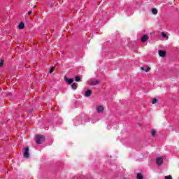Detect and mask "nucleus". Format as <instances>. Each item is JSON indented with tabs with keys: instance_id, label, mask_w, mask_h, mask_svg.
<instances>
[{
	"instance_id": "2",
	"label": "nucleus",
	"mask_w": 179,
	"mask_h": 179,
	"mask_svg": "<svg viewBox=\"0 0 179 179\" xmlns=\"http://www.w3.org/2000/svg\"><path fill=\"white\" fill-rule=\"evenodd\" d=\"M96 110L97 113H103L104 112V106H103L101 105L97 106L96 108Z\"/></svg>"
},
{
	"instance_id": "17",
	"label": "nucleus",
	"mask_w": 179,
	"mask_h": 179,
	"mask_svg": "<svg viewBox=\"0 0 179 179\" xmlns=\"http://www.w3.org/2000/svg\"><path fill=\"white\" fill-rule=\"evenodd\" d=\"M81 79L79 76H76V82H80Z\"/></svg>"
},
{
	"instance_id": "4",
	"label": "nucleus",
	"mask_w": 179,
	"mask_h": 179,
	"mask_svg": "<svg viewBox=\"0 0 179 179\" xmlns=\"http://www.w3.org/2000/svg\"><path fill=\"white\" fill-rule=\"evenodd\" d=\"M155 162H156L157 166H162V164H163V158L157 157V158H156Z\"/></svg>"
},
{
	"instance_id": "5",
	"label": "nucleus",
	"mask_w": 179,
	"mask_h": 179,
	"mask_svg": "<svg viewBox=\"0 0 179 179\" xmlns=\"http://www.w3.org/2000/svg\"><path fill=\"white\" fill-rule=\"evenodd\" d=\"M64 80L69 83V85H72V83H73V78H68L66 76H65Z\"/></svg>"
},
{
	"instance_id": "3",
	"label": "nucleus",
	"mask_w": 179,
	"mask_h": 179,
	"mask_svg": "<svg viewBox=\"0 0 179 179\" xmlns=\"http://www.w3.org/2000/svg\"><path fill=\"white\" fill-rule=\"evenodd\" d=\"M99 83H100V81H99L97 80H92L90 81V85L91 86H97V85H99Z\"/></svg>"
},
{
	"instance_id": "10",
	"label": "nucleus",
	"mask_w": 179,
	"mask_h": 179,
	"mask_svg": "<svg viewBox=\"0 0 179 179\" xmlns=\"http://www.w3.org/2000/svg\"><path fill=\"white\" fill-rule=\"evenodd\" d=\"M85 97H90V96H92V90H87L85 92Z\"/></svg>"
},
{
	"instance_id": "9",
	"label": "nucleus",
	"mask_w": 179,
	"mask_h": 179,
	"mask_svg": "<svg viewBox=\"0 0 179 179\" xmlns=\"http://www.w3.org/2000/svg\"><path fill=\"white\" fill-rule=\"evenodd\" d=\"M29 147L25 148V151L24 152V157H29Z\"/></svg>"
},
{
	"instance_id": "15",
	"label": "nucleus",
	"mask_w": 179,
	"mask_h": 179,
	"mask_svg": "<svg viewBox=\"0 0 179 179\" xmlns=\"http://www.w3.org/2000/svg\"><path fill=\"white\" fill-rule=\"evenodd\" d=\"M152 13L153 15H157V8H152Z\"/></svg>"
},
{
	"instance_id": "8",
	"label": "nucleus",
	"mask_w": 179,
	"mask_h": 179,
	"mask_svg": "<svg viewBox=\"0 0 179 179\" xmlns=\"http://www.w3.org/2000/svg\"><path fill=\"white\" fill-rule=\"evenodd\" d=\"M150 67L145 66V67H141L140 71H144V72H149L150 71Z\"/></svg>"
},
{
	"instance_id": "19",
	"label": "nucleus",
	"mask_w": 179,
	"mask_h": 179,
	"mask_svg": "<svg viewBox=\"0 0 179 179\" xmlns=\"http://www.w3.org/2000/svg\"><path fill=\"white\" fill-rule=\"evenodd\" d=\"M165 179H173V177H171V176H165Z\"/></svg>"
},
{
	"instance_id": "22",
	"label": "nucleus",
	"mask_w": 179,
	"mask_h": 179,
	"mask_svg": "<svg viewBox=\"0 0 179 179\" xmlns=\"http://www.w3.org/2000/svg\"><path fill=\"white\" fill-rule=\"evenodd\" d=\"M31 13H32V11H31V10H30V11L28 12V15H31Z\"/></svg>"
},
{
	"instance_id": "12",
	"label": "nucleus",
	"mask_w": 179,
	"mask_h": 179,
	"mask_svg": "<svg viewBox=\"0 0 179 179\" xmlns=\"http://www.w3.org/2000/svg\"><path fill=\"white\" fill-rule=\"evenodd\" d=\"M71 88L73 90H76L78 89V84L76 83H73L72 85H71Z\"/></svg>"
},
{
	"instance_id": "1",
	"label": "nucleus",
	"mask_w": 179,
	"mask_h": 179,
	"mask_svg": "<svg viewBox=\"0 0 179 179\" xmlns=\"http://www.w3.org/2000/svg\"><path fill=\"white\" fill-rule=\"evenodd\" d=\"M44 141H45L44 136L40 134L36 136V142L38 145H41Z\"/></svg>"
},
{
	"instance_id": "7",
	"label": "nucleus",
	"mask_w": 179,
	"mask_h": 179,
	"mask_svg": "<svg viewBox=\"0 0 179 179\" xmlns=\"http://www.w3.org/2000/svg\"><path fill=\"white\" fill-rule=\"evenodd\" d=\"M158 54L159 57H162V58H164V57H166V51L164 50H159Z\"/></svg>"
},
{
	"instance_id": "14",
	"label": "nucleus",
	"mask_w": 179,
	"mask_h": 179,
	"mask_svg": "<svg viewBox=\"0 0 179 179\" xmlns=\"http://www.w3.org/2000/svg\"><path fill=\"white\" fill-rule=\"evenodd\" d=\"M151 135H152V138H155L156 137V130H151Z\"/></svg>"
},
{
	"instance_id": "21",
	"label": "nucleus",
	"mask_w": 179,
	"mask_h": 179,
	"mask_svg": "<svg viewBox=\"0 0 179 179\" xmlns=\"http://www.w3.org/2000/svg\"><path fill=\"white\" fill-rule=\"evenodd\" d=\"M3 65V60H1V62H0V66H2Z\"/></svg>"
},
{
	"instance_id": "6",
	"label": "nucleus",
	"mask_w": 179,
	"mask_h": 179,
	"mask_svg": "<svg viewBox=\"0 0 179 179\" xmlns=\"http://www.w3.org/2000/svg\"><path fill=\"white\" fill-rule=\"evenodd\" d=\"M149 40V36L148 35H143V37H141V43H146Z\"/></svg>"
},
{
	"instance_id": "13",
	"label": "nucleus",
	"mask_w": 179,
	"mask_h": 179,
	"mask_svg": "<svg viewBox=\"0 0 179 179\" xmlns=\"http://www.w3.org/2000/svg\"><path fill=\"white\" fill-rule=\"evenodd\" d=\"M137 179H143V175H142V173H137V176H136Z\"/></svg>"
},
{
	"instance_id": "11",
	"label": "nucleus",
	"mask_w": 179,
	"mask_h": 179,
	"mask_svg": "<svg viewBox=\"0 0 179 179\" xmlns=\"http://www.w3.org/2000/svg\"><path fill=\"white\" fill-rule=\"evenodd\" d=\"M18 29L20 30H23V29H24V22H21L19 25H18Z\"/></svg>"
},
{
	"instance_id": "16",
	"label": "nucleus",
	"mask_w": 179,
	"mask_h": 179,
	"mask_svg": "<svg viewBox=\"0 0 179 179\" xmlns=\"http://www.w3.org/2000/svg\"><path fill=\"white\" fill-rule=\"evenodd\" d=\"M54 71H55V66L51 67V69L49 71V73H52V72H54Z\"/></svg>"
},
{
	"instance_id": "20",
	"label": "nucleus",
	"mask_w": 179,
	"mask_h": 179,
	"mask_svg": "<svg viewBox=\"0 0 179 179\" xmlns=\"http://www.w3.org/2000/svg\"><path fill=\"white\" fill-rule=\"evenodd\" d=\"M162 37H166L167 36V35L164 33V32H162Z\"/></svg>"
},
{
	"instance_id": "23",
	"label": "nucleus",
	"mask_w": 179,
	"mask_h": 179,
	"mask_svg": "<svg viewBox=\"0 0 179 179\" xmlns=\"http://www.w3.org/2000/svg\"><path fill=\"white\" fill-rule=\"evenodd\" d=\"M34 8H37V6H34Z\"/></svg>"
},
{
	"instance_id": "18",
	"label": "nucleus",
	"mask_w": 179,
	"mask_h": 179,
	"mask_svg": "<svg viewBox=\"0 0 179 179\" xmlns=\"http://www.w3.org/2000/svg\"><path fill=\"white\" fill-rule=\"evenodd\" d=\"M158 100L156 98H154L152 101V104H156L157 103Z\"/></svg>"
}]
</instances>
